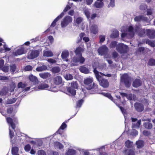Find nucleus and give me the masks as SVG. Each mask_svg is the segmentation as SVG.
<instances>
[{"instance_id": "obj_1", "label": "nucleus", "mask_w": 155, "mask_h": 155, "mask_svg": "<svg viewBox=\"0 0 155 155\" xmlns=\"http://www.w3.org/2000/svg\"><path fill=\"white\" fill-rule=\"evenodd\" d=\"M93 79L90 78H87L84 79V83L86 88L88 90H91L92 94L97 93L98 91V85L96 84L93 83Z\"/></svg>"}, {"instance_id": "obj_2", "label": "nucleus", "mask_w": 155, "mask_h": 155, "mask_svg": "<svg viewBox=\"0 0 155 155\" xmlns=\"http://www.w3.org/2000/svg\"><path fill=\"white\" fill-rule=\"evenodd\" d=\"M93 72L97 79L99 81L100 85L104 88L108 87L109 86L108 81L105 78L101 79V77L99 74V72L97 70L96 68H94Z\"/></svg>"}, {"instance_id": "obj_3", "label": "nucleus", "mask_w": 155, "mask_h": 155, "mask_svg": "<svg viewBox=\"0 0 155 155\" xmlns=\"http://www.w3.org/2000/svg\"><path fill=\"white\" fill-rule=\"evenodd\" d=\"M71 8V7L69 5H67L64 9L63 12H62L59 15L54 19L52 22L50 27L46 30V31H50L51 27H54L56 25V22L59 19L61 18L64 15V13L67 12Z\"/></svg>"}, {"instance_id": "obj_4", "label": "nucleus", "mask_w": 155, "mask_h": 155, "mask_svg": "<svg viewBox=\"0 0 155 155\" xmlns=\"http://www.w3.org/2000/svg\"><path fill=\"white\" fill-rule=\"evenodd\" d=\"M72 18L70 16L67 15L64 17L61 22V25L62 28H65L69 24L72 22Z\"/></svg>"}, {"instance_id": "obj_5", "label": "nucleus", "mask_w": 155, "mask_h": 155, "mask_svg": "<svg viewBox=\"0 0 155 155\" xmlns=\"http://www.w3.org/2000/svg\"><path fill=\"white\" fill-rule=\"evenodd\" d=\"M128 48V46L123 44H119L116 48L117 50L120 54L127 53Z\"/></svg>"}, {"instance_id": "obj_6", "label": "nucleus", "mask_w": 155, "mask_h": 155, "mask_svg": "<svg viewBox=\"0 0 155 155\" xmlns=\"http://www.w3.org/2000/svg\"><path fill=\"white\" fill-rule=\"evenodd\" d=\"M27 52V49L25 47V46L23 45L20 48L13 52V54L17 56L25 54Z\"/></svg>"}, {"instance_id": "obj_7", "label": "nucleus", "mask_w": 155, "mask_h": 155, "mask_svg": "<svg viewBox=\"0 0 155 155\" xmlns=\"http://www.w3.org/2000/svg\"><path fill=\"white\" fill-rule=\"evenodd\" d=\"M108 48L105 45H103L100 47L98 50V52L101 55H106L108 51Z\"/></svg>"}, {"instance_id": "obj_8", "label": "nucleus", "mask_w": 155, "mask_h": 155, "mask_svg": "<svg viewBox=\"0 0 155 155\" xmlns=\"http://www.w3.org/2000/svg\"><path fill=\"white\" fill-rule=\"evenodd\" d=\"M39 55V51L37 50H32L28 54V58L29 59H33Z\"/></svg>"}, {"instance_id": "obj_9", "label": "nucleus", "mask_w": 155, "mask_h": 155, "mask_svg": "<svg viewBox=\"0 0 155 155\" xmlns=\"http://www.w3.org/2000/svg\"><path fill=\"white\" fill-rule=\"evenodd\" d=\"M122 79L125 86L127 87H129L131 85V78L128 76L125 75L123 76Z\"/></svg>"}, {"instance_id": "obj_10", "label": "nucleus", "mask_w": 155, "mask_h": 155, "mask_svg": "<svg viewBox=\"0 0 155 155\" xmlns=\"http://www.w3.org/2000/svg\"><path fill=\"white\" fill-rule=\"evenodd\" d=\"M134 107L135 109L138 112H141L144 110V106L141 103L136 102L134 104Z\"/></svg>"}, {"instance_id": "obj_11", "label": "nucleus", "mask_w": 155, "mask_h": 155, "mask_svg": "<svg viewBox=\"0 0 155 155\" xmlns=\"http://www.w3.org/2000/svg\"><path fill=\"white\" fill-rule=\"evenodd\" d=\"M146 34L150 39H153L155 38V31L151 30L150 29H147L146 30Z\"/></svg>"}, {"instance_id": "obj_12", "label": "nucleus", "mask_w": 155, "mask_h": 155, "mask_svg": "<svg viewBox=\"0 0 155 155\" xmlns=\"http://www.w3.org/2000/svg\"><path fill=\"white\" fill-rule=\"evenodd\" d=\"M54 83L56 85L61 84L62 83V78L59 76L55 77L53 79Z\"/></svg>"}, {"instance_id": "obj_13", "label": "nucleus", "mask_w": 155, "mask_h": 155, "mask_svg": "<svg viewBox=\"0 0 155 155\" xmlns=\"http://www.w3.org/2000/svg\"><path fill=\"white\" fill-rule=\"evenodd\" d=\"M67 91L69 94V95L72 96H74L76 94V91L71 87H68Z\"/></svg>"}, {"instance_id": "obj_14", "label": "nucleus", "mask_w": 155, "mask_h": 155, "mask_svg": "<svg viewBox=\"0 0 155 155\" xmlns=\"http://www.w3.org/2000/svg\"><path fill=\"white\" fill-rule=\"evenodd\" d=\"M6 120L7 122L11 126L12 128L15 131V125L13 122V119L10 117H7L6 118Z\"/></svg>"}, {"instance_id": "obj_15", "label": "nucleus", "mask_w": 155, "mask_h": 155, "mask_svg": "<svg viewBox=\"0 0 155 155\" xmlns=\"http://www.w3.org/2000/svg\"><path fill=\"white\" fill-rule=\"evenodd\" d=\"M135 30L138 31V35L140 37L144 36L146 34V31L144 29L140 28L138 26L136 28Z\"/></svg>"}, {"instance_id": "obj_16", "label": "nucleus", "mask_w": 155, "mask_h": 155, "mask_svg": "<svg viewBox=\"0 0 155 155\" xmlns=\"http://www.w3.org/2000/svg\"><path fill=\"white\" fill-rule=\"evenodd\" d=\"M104 6V3L103 2L97 1L95 2L93 5V6L96 8H102Z\"/></svg>"}, {"instance_id": "obj_17", "label": "nucleus", "mask_w": 155, "mask_h": 155, "mask_svg": "<svg viewBox=\"0 0 155 155\" xmlns=\"http://www.w3.org/2000/svg\"><path fill=\"white\" fill-rule=\"evenodd\" d=\"M28 79L31 81L34 84H36L37 83L38 79L37 77L32 74L29 75Z\"/></svg>"}, {"instance_id": "obj_18", "label": "nucleus", "mask_w": 155, "mask_h": 155, "mask_svg": "<svg viewBox=\"0 0 155 155\" xmlns=\"http://www.w3.org/2000/svg\"><path fill=\"white\" fill-rule=\"evenodd\" d=\"M142 82L141 80L139 79H136L133 81L132 85L135 87H137L141 85Z\"/></svg>"}, {"instance_id": "obj_19", "label": "nucleus", "mask_w": 155, "mask_h": 155, "mask_svg": "<svg viewBox=\"0 0 155 155\" xmlns=\"http://www.w3.org/2000/svg\"><path fill=\"white\" fill-rule=\"evenodd\" d=\"M79 69L81 72L85 74H87L90 73L89 69L84 65L81 66Z\"/></svg>"}, {"instance_id": "obj_20", "label": "nucleus", "mask_w": 155, "mask_h": 155, "mask_svg": "<svg viewBox=\"0 0 155 155\" xmlns=\"http://www.w3.org/2000/svg\"><path fill=\"white\" fill-rule=\"evenodd\" d=\"M90 30L91 33L96 34L98 32V28L97 25H92L91 27Z\"/></svg>"}, {"instance_id": "obj_21", "label": "nucleus", "mask_w": 155, "mask_h": 155, "mask_svg": "<svg viewBox=\"0 0 155 155\" xmlns=\"http://www.w3.org/2000/svg\"><path fill=\"white\" fill-rule=\"evenodd\" d=\"M136 144L137 145V148L138 149L142 148L144 146V142L142 140H140L137 141Z\"/></svg>"}, {"instance_id": "obj_22", "label": "nucleus", "mask_w": 155, "mask_h": 155, "mask_svg": "<svg viewBox=\"0 0 155 155\" xmlns=\"http://www.w3.org/2000/svg\"><path fill=\"white\" fill-rule=\"evenodd\" d=\"M83 51V49L79 46L76 48L74 52L76 55H78L81 56L82 55L81 52Z\"/></svg>"}, {"instance_id": "obj_23", "label": "nucleus", "mask_w": 155, "mask_h": 155, "mask_svg": "<svg viewBox=\"0 0 155 155\" xmlns=\"http://www.w3.org/2000/svg\"><path fill=\"white\" fill-rule=\"evenodd\" d=\"M53 54L51 51H44L43 56L44 57H51L53 56Z\"/></svg>"}, {"instance_id": "obj_24", "label": "nucleus", "mask_w": 155, "mask_h": 155, "mask_svg": "<svg viewBox=\"0 0 155 155\" xmlns=\"http://www.w3.org/2000/svg\"><path fill=\"white\" fill-rule=\"evenodd\" d=\"M51 75V74L48 72L39 74V76L43 79H47L50 77Z\"/></svg>"}, {"instance_id": "obj_25", "label": "nucleus", "mask_w": 155, "mask_h": 155, "mask_svg": "<svg viewBox=\"0 0 155 155\" xmlns=\"http://www.w3.org/2000/svg\"><path fill=\"white\" fill-rule=\"evenodd\" d=\"M69 53L68 51H63L62 52L61 57L63 59H65L69 56Z\"/></svg>"}, {"instance_id": "obj_26", "label": "nucleus", "mask_w": 155, "mask_h": 155, "mask_svg": "<svg viewBox=\"0 0 155 155\" xmlns=\"http://www.w3.org/2000/svg\"><path fill=\"white\" fill-rule=\"evenodd\" d=\"M79 56V57L76 58L75 60V61L76 62H79L81 64H82L85 61V58L82 55L81 56Z\"/></svg>"}, {"instance_id": "obj_27", "label": "nucleus", "mask_w": 155, "mask_h": 155, "mask_svg": "<svg viewBox=\"0 0 155 155\" xmlns=\"http://www.w3.org/2000/svg\"><path fill=\"white\" fill-rule=\"evenodd\" d=\"M119 32L117 30H114L113 31L112 34L111 35V37L112 38H116L119 36Z\"/></svg>"}, {"instance_id": "obj_28", "label": "nucleus", "mask_w": 155, "mask_h": 155, "mask_svg": "<svg viewBox=\"0 0 155 155\" xmlns=\"http://www.w3.org/2000/svg\"><path fill=\"white\" fill-rule=\"evenodd\" d=\"M75 115V114H74V116H72V117H70V118L69 119L65 121V122L63 123L59 128L60 129H61V130H64L65 128H66L67 127V125L65 124V123H67L68 122L70 119H71L72 118H73L74 116Z\"/></svg>"}, {"instance_id": "obj_29", "label": "nucleus", "mask_w": 155, "mask_h": 155, "mask_svg": "<svg viewBox=\"0 0 155 155\" xmlns=\"http://www.w3.org/2000/svg\"><path fill=\"white\" fill-rule=\"evenodd\" d=\"M143 125L146 128L148 129H151L153 127L152 124L149 122L144 123Z\"/></svg>"}, {"instance_id": "obj_30", "label": "nucleus", "mask_w": 155, "mask_h": 155, "mask_svg": "<svg viewBox=\"0 0 155 155\" xmlns=\"http://www.w3.org/2000/svg\"><path fill=\"white\" fill-rule=\"evenodd\" d=\"M104 96L108 97L111 100L114 102V99L111 94L109 93H102Z\"/></svg>"}, {"instance_id": "obj_31", "label": "nucleus", "mask_w": 155, "mask_h": 155, "mask_svg": "<svg viewBox=\"0 0 155 155\" xmlns=\"http://www.w3.org/2000/svg\"><path fill=\"white\" fill-rule=\"evenodd\" d=\"M18 148L17 147H14L12 148V153L13 155H15L18 154Z\"/></svg>"}, {"instance_id": "obj_32", "label": "nucleus", "mask_w": 155, "mask_h": 155, "mask_svg": "<svg viewBox=\"0 0 155 155\" xmlns=\"http://www.w3.org/2000/svg\"><path fill=\"white\" fill-rule=\"evenodd\" d=\"M47 69V67L46 66L41 63H39V71H45Z\"/></svg>"}, {"instance_id": "obj_33", "label": "nucleus", "mask_w": 155, "mask_h": 155, "mask_svg": "<svg viewBox=\"0 0 155 155\" xmlns=\"http://www.w3.org/2000/svg\"><path fill=\"white\" fill-rule=\"evenodd\" d=\"M75 154L76 151L72 149H69L66 153L67 155H75Z\"/></svg>"}, {"instance_id": "obj_34", "label": "nucleus", "mask_w": 155, "mask_h": 155, "mask_svg": "<svg viewBox=\"0 0 155 155\" xmlns=\"http://www.w3.org/2000/svg\"><path fill=\"white\" fill-rule=\"evenodd\" d=\"M125 151L126 155H135L134 151L132 149H127Z\"/></svg>"}, {"instance_id": "obj_35", "label": "nucleus", "mask_w": 155, "mask_h": 155, "mask_svg": "<svg viewBox=\"0 0 155 155\" xmlns=\"http://www.w3.org/2000/svg\"><path fill=\"white\" fill-rule=\"evenodd\" d=\"M147 64L151 66H155V59L152 58L150 59Z\"/></svg>"}, {"instance_id": "obj_36", "label": "nucleus", "mask_w": 155, "mask_h": 155, "mask_svg": "<svg viewBox=\"0 0 155 155\" xmlns=\"http://www.w3.org/2000/svg\"><path fill=\"white\" fill-rule=\"evenodd\" d=\"M64 77L67 80H71L73 78V76L70 74H67L64 75Z\"/></svg>"}, {"instance_id": "obj_37", "label": "nucleus", "mask_w": 155, "mask_h": 155, "mask_svg": "<svg viewBox=\"0 0 155 155\" xmlns=\"http://www.w3.org/2000/svg\"><path fill=\"white\" fill-rule=\"evenodd\" d=\"M54 145L55 146L58 147L59 149H62L64 148L63 145L60 142L56 141L54 143Z\"/></svg>"}, {"instance_id": "obj_38", "label": "nucleus", "mask_w": 155, "mask_h": 155, "mask_svg": "<svg viewBox=\"0 0 155 155\" xmlns=\"http://www.w3.org/2000/svg\"><path fill=\"white\" fill-rule=\"evenodd\" d=\"M134 28L132 26H130L128 28V31L130 33L131 37L132 38L134 37Z\"/></svg>"}, {"instance_id": "obj_39", "label": "nucleus", "mask_w": 155, "mask_h": 155, "mask_svg": "<svg viewBox=\"0 0 155 155\" xmlns=\"http://www.w3.org/2000/svg\"><path fill=\"white\" fill-rule=\"evenodd\" d=\"M60 69L58 67H55L52 68L51 71L54 73H58L60 71Z\"/></svg>"}, {"instance_id": "obj_40", "label": "nucleus", "mask_w": 155, "mask_h": 155, "mask_svg": "<svg viewBox=\"0 0 155 155\" xmlns=\"http://www.w3.org/2000/svg\"><path fill=\"white\" fill-rule=\"evenodd\" d=\"M84 102V100L82 99H81L79 100L76 102V108L80 107L81 106L82 104Z\"/></svg>"}, {"instance_id": "obj_41", "label": "nucleus", "mask_w": 155, "mask_h": 155, "mask_svg": "<svg viewBox=\"0 0 155 155\" xmlns=\"http://www.w3.org/2000/svg\"><path fill=\"white\" fill-rule=\"evenodd\" d=\"M141 123V120H139L138 121L136 124H132V127L133 128H139L140 125Z\"/></svg>"}, {"instance_id": "obj_42", "label": "nucleus", "mask_w": 155, "mask_h": 155, "mask_svg": "<svg viewBox=\"0 0 155 155\" xmlns=\"http://www.w3.org/2000/svg\"><path fill=\"white\" fill-rule=\"evenodd\" d=\"M133 142H131L130 140H127L125 141V146L128 148H130L132 147Z\"/></svg>"}, {"instance_id": "obj_43", "label": "nucleus", "mask_w": 155, "mask_h": 155, "mask_svg": "<svg viewBox=\"0 0 155 155\" xmlns=\"http://www.w3.org/2000/svg\"><path fill=\"white\" fill-rule=\"evenodd\" d=\"M49 87L48 85L45 83H42L39 84V90H43L45 88H48Z\"/></svg>"}, {"instance_id": "obj_44", "label": "nucleus", "mask_w": 155, "mask_h": 155, "mask_svg": "<svg viewBox=\"0 0 155 155\" xmlns=\"http://www.w3.org/2000/svg\"><path fill=\"white\" fill-rule=\"evenodd\" d=\"M27 85V84H23L22 82H20L18 84V88H24Z\"/></svg>"}, {"instance_id": "obj_45", "label": "nucleus", "mask_w": 155, "mask_h": 155, "mask_svg": "<svg viewBox=\"0 0 155 155\" xmlns=\"http://www.w3.org/2000/svg\"><path fill=\"white\" fill-rule=\"evenodd\" d=\"M7 93V91L5 88H2L0 92V95L1 96H5Z\"/></svg>"}, {"instance_id": "obj_46", "label": "nucleus", "mask_w": 155, "mask_h": 155, "mask_svg": "<svg viewBox=\"0 0 155 155\" xmlns=\"http://www.w3.org/2000/svg\"><path fill=\"white\" fill-rule=\"evenodd\" d=\"M78 85L76 81H73L71 83V87L74 89L77 88Z\"/></svg>"}, {"instance_id": "obj_47", "label": "nucleus", "mask_w": 155, "mask_h": 155, "mask_svg": "<svg viewBox=\"0 0 155 155\" xmlns=\"http://www.w3.org/2000/svg\"><path fill=\"white\" fill-rule=\"evenodd\" d=\"M10 71L11 72L14 73L15 71L16 68V66L15 64H12V65H10Z\"/></svg>"}, {"instance_id": "obj_48", "label": "nucleus", "mask_w": 155, "mask_h": 155, "mask_svg": "<svg viewBox=\"0 0 155 155\" xmlns=\"http://www.w3.org/2000/svg\"><path fill=\"white\" fill-rule=\"evenodd\" d=\"M136 96L134 94H130L127 95V98L129 100H134V97H135Z\"/></svg>"}, {"instance_id": "obj_49", "label": "nucleus", "mask_w": 155, "mask_h": 155, "mask_svg": "<svg viewBox=\"0 0 155 155\" xmlns=\"http://www.w3.org/2000/svg\"><path fill=\"white\" fill-rule=\"evenodd\" d=\"M117 42L115 41H112L110 44V47L111 48H114L117 45Z\"/></svg>"}, {"instance_id": "obj_50", "label": "nucleus", "mask_w": 155, "mask_h": 155, "mask_svg": "<svg viewBox=\"0 0 155 155\" xmlns=\"http://www.w3.org/2000/svg\"><path fill=\"white\" fill-rule=\"evenodd\" d=\"M143 134L145 136H148L151 135V133L150 131L144 130L143 132Z\"/></svg>"}, {"instance_id": "obj_51", "label": "nucleus", "mask_w": 155, "mask_h": 155, "mask_svg": "<svg viewBox=\"0 0 155 155\" xmlns=\"http://www.w3.org/2000/svg\"><path fill=\"white\" fill-rule=\"evenodd\" d=\"M16 101L15 98L12 99H8L6 101L7 104H11L14 103Z\"/></svg>"}, {"instance_id": "obj_52", "label": "nucleus", "mask_w": 155, "mask_h": 155, "mask_svg": "<svg viewBox=\"0 0 155 155\" xmlns=\"http://www.w3.org/2000/svg\"><path fill=\"white\" fill-rule=\"evenodd\" d=\"M31 149V147L30 144H27L24 147L25 150L26 152H28Z\"/></svg>"}, {"instance_id": "obj_53", "label": "nucleus", "mask_w": 155, "mask_h": 155, "mask_svg": "<svg viewBox=\"0 0 155 155\" xmlns=\"http://www.w3.org/2000/svg\"><path fill=\"white\" fill-rule=\"evenodd\" d=\"M147 8V5L145 4L141 5L140 6V9L142 10H145Z\"/></svg>"}, {"instance_id": "obj_54", "label": "nucleus", "mask_w": 155, "mask_h": 155, "mask_svg": "<svg viewBox=\"0 0 155 155\" xmlns=\"http://www.w3.org/2000/svg\"><path fill=\"white\" fill-rule=\"evenodd\" d=\"M142 15L136 16L134 18V20L135 21H140L141 20Z\"/></svg>"}, {"instance_id": "obj_55", "label": "nucleus", "mask_w": 155, "mask_h": 155, "mask_svg": "<svg viewBox=\"0 0 155 155\" xmlns=\"http://www.w3.org/2000/svg\"><path fill=\"white\" fill-rule=\"evenodd\" d=\"M32 69L33 68L32 66L31 65H27L25 67L24 69L25 71H31Z\"/></svg>"}, {"instance_id": "obj_56", "label": "nucleus", "mask_w": 155, "mask_h": 155, "mask_svg": "<svg viewBox=\"0 0 155 155\" xmlns=\"http://www.w3.org/2000/svg\"><path fill=\"white\" fill-rule=\"evenodd\" d=\"M0 69L5 72H8V71L9 68L8 66H3Z\"/></svg>"}, {"instance_id": "obj_57", "label": "nucleus", "mask_w": 155, "mask_h": 155, "mask_svg": "<svg viewBox=\"0 0 155 155\" xmlns=\"http://www.w3.org/2000/svg\"><path fill=\"white\" fill-rule=\"evenodd\" d=\"M84 13L86 16L87 17L89 18L90 17V13L89 11L87 10H85L84 11Z\"/></svg>"}, {"instance_id": "obj_58", "label": "nucleus", "mask_w": 155, "mask_h": 155, "mask_svg": "<svg viewBox=\"0 0 155 155\" xmlns=\"http://www.w3.org/2000/svg\"><path fill=\"white\" fill-rule=\"evenodd\" d=\"M105 36L104 35H100L99 36L100 39V42L101 43H103L105 40Z\"/></svg>"}, {"instance_id": "obj_59", "label": "nucleus", "mask_w": 155, "mask_h": 155, "mask_svg": "<svg viewBox=\"0 0 155 155\" xmlns=\"http://www.w3.org/2000/svg\"><path fill=\"white\" fill-rule=\"evenodd\" d=\"M9 79V78L6 76H3L0 75V80L1 81L8 80Z\"/></svg>"}, {"instance_id": "obj_60", "label": "nucleus", "mask_w": 155, "mask_h": 155, "mask_svg": "<svg viewBox=\"0 0 155 155\" xmlns=\"http://www.w3.org/2000/svg\"><path fill=\"white\" fill-rule=\"evenodd\" d=\"M47 61L50 63L54 64L56 62V61L55 60L52 58H48L47 60Z\"/></svg>"}, {"instance_id": "obj_61", "label": "nucleus", "mask_w": 155, "mask_h": 155, "mask_svg": "<svg viewBox=\"0 0 155 155\" xmlns=\"http://www.w3.org/2000/svg\"><path fill=\"white\" fill-rule=\"evenodd\" d=\"M13 108L12 107H10L8 108L7 110V112L8 114H11L12 113L13 111Z\"/></svg>"}, {"instance_id": "obj_62", "label": "nucleus", "mask_w": 155, "mask_h": 155, "mask_svg": "<svg viewBox=\"0 0 155 155\" xmlns=\"http://www.w3.org/2000/svg\"><path fill=\"white\" fill-rule=\"evenodd\" d=\"M9 135L10 137V138L12 140V139L13 138L14 136V132L9 129Z\"/></svg>"}, {"instance_id": "obj_63", "label": "nucleus", "mask_w": 155, "mask_h": 155, "mask_svg": "<svg viewBox=\"0 0 155 155\" xmlns=\"http://www.w3.org/2000/svg\"><path fill=\"white\" fill-rule=\"evenodd\" d=\"M118 107L120 108L121 111L122 112L123 114H126V110L123 107L121 106H119Z\"/></svg>"}, {"instance_id": "obj_64", "label": "nucleus", "mask_w": 155, "mask_h": 155, "mask_svg": "<svg viewBox=\"0 0 155 155\" xmlns=\"http://www.w3.org/2000/svg\"><path fill=\"white\" fill-rule=\"evenodd\" d=\"M131 133L133 135L136 136L138 134V132L135 129H133Z\"/></svg>"}]
</instances>
